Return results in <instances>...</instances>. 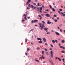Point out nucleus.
<instances>
[{
	"label": "nucleus",
	"mask_w": 65,
	"mask_h": 65,
	"mask_svg": "<svg viewBox=\"0 0 65 65\" xmlns=\"http://www.w3.org/2000/svg\"><path fill=\"white\" fill-rule=\"evenodd\" d=\"M51 56L53 58V52L52 51H51L50 52Z\"/></svg>",
	"instance_id": "2"
},
{
	"label": "nucleus",
	"mask_w": 65,
	"mask_h": 65,
	"mask_svg": "<svg viewBox=\"0 0 65 65\" xmlns=\"http://www.w3.org/2000/svg\"><path fill=\"white\" fill-rule=\"evenodd\" d=\"M52 8V11L54 12H55V8Z\"/></svg>",
	"instance_id": "17"
},
{
	"label": "nucleus",
	"mask_w": 65,
	"mask_h": 65,
	"mask_svg": "<svg viewBox=\"0 0 65 65\" xmlns=\"http://www.w3.org/2000/svg\"><path fill=\"white\" fill-rule=\"evenodd\" d=\"M27 18H28V19H30V17H27Z\"/></svg>",
	"instance_id": "62"
},
{
	"label": "nucleus",
	"mask_w": 65,
	"mask_h": 65,
	"mask_svg": "<svg viewBox=\"0 0 65 65\" xmlns=\"http://www.w3.org/2000/svg\"><path fill=\"white\" fill-rule=\"evenodd\" d=\"M27 9H30V8H29V7H27Z\"/></svg>",
	"instance_id": "57"
},
{
	"label": "nucleus",
	"mask_w": 65,
	"mask_h": 65,
	"mask_svg": "<svg viewBox=\"0 0 65 65\" xmlns=\"http://www.w3.org/2000/svg\"><path fill=\"white\" fill-rule=\"evenodd\" d=\"M54 17H57V15H54Z\"/></svg>",
	"instance_id": "50"
},
{
	"label": "nucleus",
	"mask_w": 65,
	"mask_h": 65,
	"mask_svg": "<svg viewBox=\"0 0 65 65\" xmlns=\"http://www.w3.org/2000/svg\"><path fill=\"white\" fill-rule=\"evenodd\" d=\"M33 4L34 5H36V4L35 3H34Z\"/></svg>",
	"instance_id": "58"
},
{
	"label": "nucleus",
	"mask_w": 65,
	"mask_h": 65,
	"mask_svg": "<svg viewBox=\"0 0 65 65\" xmlns=\"http://www.w3.org/2000/svg\"><path fill=\"white\" fill-rule=\"evenodd\" d=\"M57 20H59V18L58 17V18H57Z\"/></svg>",
	"instance_id": "59"
},
{
	"label": "nucleus",
	"mask_w": 65,
	"mask_h": 65,
	"mask_svg": "<svg viewBox=\"0 0 65 65\" xmlns=\"http://www.w3.org/2000/svg\"><path fill=\"white\" fill-rule=\"evenodd\" d=\"M38 22V20H35L33 21V20H32L31 21V23L32 24H33V23H35V22Z\"/></svg>",
	"instance_id": "3"
},
{
	"label": "nucleus",
	"mask_w": 65,
	"mask_h": 65,
	"mask_svg": "<svg viewBox=\"0 0 65 65\" xmlns=\"http://www.w3.org/2000/svg\"><path fill=\"white\" fill-rule=\"evenodd\" d=\"M35 61H36L37 62H39V60L37 59H35Z\"/></svg>",
	"instance_id": "31"
},
{
	"label": "nucleus",
	"mask_w": 65,
	"mask_h": 65,
	"mask_svg": "<svg viewBox=\"0 0 65 65\" xmlns=\"http://www.w3.org/2000/svg\"><path fill=\"white\" fill-rule=\"evenodd\" d=\"M43 27H45V26H44V24H42V26H41V30H42L43 29H44Z\"/></svg>",
	"instance_id": "4"
},
{
	"label": "nucleus",
	"mask_w": 65,
	"mask_h": 65,
	"mask_svg": "<svg viewBox=\"0 0 65 65\" xmlns=\"http://www.w3.org/2000/svg\"><path fill=\"white\" fill-rule=\"evenodd\" d=\"M59 10L60 11H62V10H63L62 9H59Z\"/></svg>",
	"instance_id": "42"
},
{
	"label": "nucleus",
	"mask_w": 65,
	"mask_h": 65,
	"mask_svg": "<svg viewBox=\"0 0 65 65\" xmlns=\"http://www.w3.org/2000/svg\"><path fill=\"white\" fill-rule=\"evenodd\" d=\"M45 63V61H44L43 62V63Z\"/></svg>",
	"instance_id": "49"
},
{
	"label": "nucleus",
	"mask_w": 65,
	"mask_h": 65,
	"mask_svg": "<svg viewBox=\"0 0 65 65\" xmlns=\"http://www.w3.org/2000/svg\"><path fill=\"white\" fill-rule=\"evenodd\" d=\"M25 54L26 55H28V54H27V53H25Z\"/></svg>",
	"instance_id": "53"
},
{
	"label": "nucleus",
	"mask_w": 65,
	"mask_h": 65,
	"mask_svg": "<svg viewBox=\"0 0 65 65\" xmlns=\"http://www.w3.org/2000/svg\"><path fill=\"white\" fill-rule=\"evenodd\" d=\"M28 6L29 7H30L31 6H30V4H29L28 5Z\"/></svg>",
	"instance_id": "47"
},
{
	"label": "nucleus",
	"mask_w": 65,
	"mask_h": 65,
	"mask_svg": "<svg viewBox=\"0 0 65 65\" xmlns=\"http://www.w3.org/2000/svg\"><path fill=\"white\" fill-rule=\"evenodd\" d=\"M43 15H44V14H41L42 16H43Z\"/></svg>",
	"instance_id": "56"
},
{
	"label": "nucleus",
	"mask_w": 65,
	"mask_h": 65,
	"mask_svg": "<svg viewBox=\"0 0 65 65\" xmlns=\"http://www.w3.org/2000/svg\"><path fill=\"white\" fill-rule=\"evenodd\" d=\"M44 5L42 6V7L43 8H44Z\"/></svg>",
	"instance_id": "61"
},
{
	"label": "nucleus",
	"mask_w": 65,
	"mask_h": 65,
	"mask_svg": "<svg viewBox=\"0 0 65 65\" xmlns=\"http://www.w3.org/2000/svg\"><path fill=\"white\" fill-rule=\"evenodd\" d=\"M37 39L38 40H40V41H41V40H42V39H41L40 38H37Z\"/></svg>",
	"instance_id": "11"
},
{
	"label": "nucleus",
	"mask_w": 65,
	"mask_h": 65,
	"mask_svg": "<svg viewBox=\"0 0 65 65\" xmlns=\"http://www.w3.org/2000/svg\"><path fill=\"white\" fill-rule=\"evenodd\" d=\"M55 58H56V59H57L58 58V60H59V61H61V59H60V58H59V57H58H58H55Z\"/></svg>",
	"instance_id": "10"
},
{
	"label": "nucleus",
	"mask_w": 65,
	"mask_h": 65,
	"mask_svg": "<svg viewBox=\"0 0 65 65\" xmlns=\"http://www.w3.org/2000/svg\"><path fill=\"white\" fill-rule=\"evenodd\" d=\"M63 31L64 32V33H65V30H63Z\"/></svg>",
	"instance_id": "64"
},
{
	"label": "nucleus",
	"mask_w": 65,
	"mask_h": 65,
	"mask_svg": "<svg viewBox=\"0 0 65 65\" xmlns=\"http://www.w3.org/2000/svg\"><path fill=\"white\" fill-rule=\"evenodd\" d=\"M46 34H47L48 35V34H51V32H47Z\"/></svg>",
	"instance_id": "16"
},
{
	"label": "nucleus",
	"mask_w": 65,
	"mask_h": 65,
	"mask_svg": "<svg viewBox=\"0 0 65 65\" xmlns=\"http://www.w3.org/2000/svg\"><path fill=\"white\" fill-rule=\"evenodd\" d=\"M42 54H43L44 53V51H42Z\"/></svg>",
	"instance_id": "30"
},
{
	"label": "nucleus",
	"mask_w": 65,
	"mask_h": 65,
	"mask_svg": "<svg viewBox=\"0 0 65 65\" xmlns=\"http://www.w3.org/2000/svg\"><path fill=\"white\" fill-rule=\"evenodd\" d=\"M54 22H57V21H58L57 20V19H55L54 20Z\"/></svg>",
	"instance_id": "25"
},
{
	"label": "nucleus",
	"mask_w": 65,
	"mask_h": 65,
	"mask_svg": "<svg viewBox=\"0 0 65 65\" xmlns=\"http://www.w3.org/2000/svg\"><path fill=\"white\" fill-rule=\"evenodd\" d=\"M42 7H41L40 8V10H42Z\"/></svg>",
	"instance_id": "34"
},
{
	"label": "nucleus",
	"mask_w": 65,
	"mask_h": 65,
	"mask_svg": "<svg viewBox=\"0 0 65 65\" xmlns=\"http://www.w3.org/2000/svg\"><path fill=\"white\" fill-rule=\"evenodd\" d=\"M45 53L46 55H49V54H48V52H46Z\"/></svg>",
	"instance_id": "23"
},
{
	"label": "nucleus",
	"mask_w": 65,
	"mask_h": 65,
	"mask_svg": "<svg viewBox=\"0 0 65 65\" xmlns=\"http://www.w3.org/2000/svg\"><path fill=\"white\" fill-rule=\"evenodd\" d=\"M25 42H27L28 41V39L27 38L25 39Z\"/></svg>",
	"instance_id": "20"
},
{
	"label": "nucleus",
	"mask_w": 65,
	"mask_h": 65,
	"mask_svg": "<svg viewBox=\"0 0 65 65\" xmlns=\"http://www.w3.org/2000/svg\"><path fill=\"white\" fill-rule=\"evenodd\" d=\"M48 10H49L47 9V10H45V11H48Z\"/></svg>",
	"instance_id": "45"
},
{
	"label": "nucleus",
	"mask_w": 65,
	"mask_h": 65,
	"mask_svg": "<svg viewBox=\"0 0 65 65\" xmlns=\"http://www.w3.org/2000/svg\"><path fill=\"white\" fill-rule=\"evenodd\" d=\"M45 44L46 45H47V46L48 45V44H47V43H45Z\"/></svg>",
	"instance_id": "39"
},
{
	"label": "nucleus",
	"mask_w": 65,
	"mask_h": 65,
	"mask_svg": "<svg viewBox=\"0 0 65 65\" xmlns=\"http://www.w3.org/2000/svg\"><path fill=\"white\" fill-rule=\"evenodd\" d=\"M60 31L61 32H63V30L61 29H60Z\"/></svg>",
	"instance_id": "29"
},
{
	"label": "nucleus",
	"mask_w": 65,
	"mask_h": 65,
	"mask_svg": "<svg viewBox=\"0 0 65 65\" xmlns=\"http://www.w3.org/2000/svg\"><path fill=\"white\" fill-rule=\"evenodd\" d=\"M31 8H33V7H34V6H33L32 5H31Z\"/></svg>",
	"instance_id": "40"
},
{
	"label": "nucleus",
	"mask_w": 65,
	"mask_h": 65,
	"mask_svg": "<svg viewBox=\"0 0 65 65\" xmlns=\"http://www.w3.org/2000/svg\"><path fill=\"white\" fill-rule=\"evenodd\" d=\"M57 29H58V30L60 29V28H59V27H57Z\"/></svg>",
	"instance_id": "51"
},
{
	"label": "nucleus",
	"mask_w": 65,
	"mask_h": 65,
	"mask_svg": "<svg viewBox=\"0 0 65 65\" xmlns=\"http://www.w3.org/2000/svg\"><path fill=\"white\" fill-rule=\"evenodd\" d=\"M55 42H56V43H57L58 42V40H55Z\"/></svg>",
	"instance_id": "28"
},
{
	"label": "nucleus",
	"mask_w": 65,
	"mask_h": 65,
	"mask_svg": "<svg viewBox=\"0 0 65 65\" xmlns=\"http://www.w3.org/2000/svg\"><path fill=\"white\" fill-rule=\"evenodd\" d=\"M22 22H25V20L24 19L22 20Z\"/></svg>",
	"instance_id": "48"
},
{
	"label": "nucleus",
	"mask_w": 65,
	"mask_h": 65,
	"mask_svg": "<svg viewBox=\"0 0 65 65\" xmlns=\"http://www.w3.org/2000/svg\"><path fill=\"white\" fill-rule=\"evenodd\" d=\"M52 19L54 20V17H53L52 18Z\"/></svg>",
	"instance_id": "60"
},
{
	"label": "nucleus",
	"mask_w": 65,
	"mask_h": 65,
	"mask_svg": "<svg viewBox=\"0 0 65 65\" xmlns=\"http://www.w3.org/2000/svg\"><path fill=\"white\" fill-rule=\"evenodd\" d=\"M62 60L63 62H64V59L63 58Z\"/></svg>",
	"instance_id": "44"
},
{
	"label": "nucleus",
	"mask_w": 65,
	"mask_h": 65,
	"mask_svg": "<svg viewBox=\"0 0 65 65\" xmlns=\"http://www.w3.org/2000/svg\"><path fill=\"white\" fill-rule=\"evenodd\" d=\"M55 33L56 35H58V36H60V34L57 31H55Z\"/></svg>",
	"instance_id": "7"
},
{
	"label": "nucleus",
	"mask_w": 65,
	"mask_h": 65,
	"mask_svg": "<svg viewBox=\"0 0 65 65\" xmlns=\"http://www.w3.org/2000/svg\"><path fill=\"white\" fill-rule=\"evenodd\" d=\"M38 16L39 17H40V20H41V19H42V17H41V16L40 15H38Z\"/></svg>",
	"instance_id": "12"
},
{
	"label": "nucleus",
	"mask_w": 65,
	"mask_h": 65,
	"mask_svg": "<svg viewBox=\"0 0 65 65\" xmlns=\"http://www.w3.org/2000/svg\"><path fill=\"white\" fill-rule=\"evenodd\" d=\"M31 0H28L27 2L26 3V5H28L29 3V2H31Z\"/></svg>",
	"instance_id": "9"
},
{
	"label": "nucleus",
	"mask_w": 65,
	"mask_h": 65,
	"mask_svg": "<svg viewBox=\"0 0 65 65\" xmlns=\"http://www.w3.org/2000/svg\"><path fill=\"white\" fill-rule=\"evenodd\" d=\"M61 52L62 53H63L64 54H65V51H62Z\"/></svg>",
	"instance_id": "24"
},
{
	"label": "nucleus",
	"mask_w": 65,
	"mask_h": 65,
	"mask_svg": "<svg viewBox=\"0 0 65 65\" xmlns=\"http://www.w3.org/2000/svg\"><path fill=\"white\" fill-rule=\"evenodd\" d=\"M38 43H42V41L41 40L40 41H39Z\"/></svg>",
	"instance_id": "15"
},
{
	"label": "nucleus",
	"mask_w": 65,
	"mask_h": 65,
	"mask_svg": "<svg viewBox=\"0 0 65 65\" xmlns=\"http://www.w3.org/2000/svg\"><path fill=\"white\" fill-rule=\"evenodd\" d=\"M52 65H54V64L53 63V62H52Z\"/></svg>",
	"instance_id": "63"
},
{
	"label": "nucleus",
	"mask_w": 65,
	"mask_h": 65,
	"mask_svg": "<svg viewBox=\"0 0 65 65\" xmlns=\"http://www.w3.org/2000/svg\"><path fill=\"white\" fill-rule=\"evenodd\" d=\"M58 11V13H59V14L61 15V16H63V17H65V14H64V13L63 12H60V11Z\"/></svg>",
	"instance_id": "1"
},
{
	"label": "nucleus",
	"mask_w": 65,
	"mask_h": 65,
	"mask_svg": "<svg viewBox=\"0 0 65 65\" xmlns=\"http://www.w3.org/2000/svg\"><path fill=\"white\" fill-rule=\"evenodd\" d=\"M52 42L53 43H55V41L54 40H52Z\"/></svg>",
	"instance_id": "19"
},
{
	"label": "nucleus",
	"mask_w": 65,
	"mask_h": 65,
	"mask_svg": "<svg viewBox=\"0 0 65 65\" xmlns=\"http://www.w3.org/2000/svg\"><path fill=\"white\" fill-rule=\"evenodd\" d=\"M42 23H43V24H44V23H45V22H44V21H42Z\"/></svg>",
	"instance_id": "36"
},
{
	"label": "nucleus",
	"mask_w": 65,
	"mask_h": 65,
	"mask_svg": "<svg viewBox=\"0 0 65 65\" xmlns=\"http://www.w3.org/2000/svg\"><path fill=\"white\" fill-rule=\"evenodd\" d=\"M38 25H39V26L40 27V29H41V26L42 25V23H38Z\"/></svg>",
	"instance_id": "6"
},
{
	"label": "nucleus",
	"mask_w": 65,
	"mask_h": 65,
	"mask_svg": "<svg viewBox=\"0 0 65 65\" xmlns=\"http://www.w3.org/2000/svg\"><path fill=\"white\" fill-rule=\"evenodd\" d=\"M37 4H38V6H40V5H39V3H38Z\"/></svg>",
	"instance_id": "43"
},
{
	"label": "nucleus",
	"mask_w": 65,
	"mask_h": 65,
	"mask_svg": "<svg viewBox=\"0 0 65 65\" xmlns=\"http://www.w3.org/2000/svg\"><path fill=\"white\" fill-rule=\"evenodd\" d=\"M43 41L44 42H46V39H45V38H43Z\"/></svg>",
	"instance_id": "14"
},
{
	"label": "nucleus",
	"mask_w": 65,
	"mask_h": 65,
	"mask_svg": "<svg viewBox=\"0 0 65 65\" xmlns=\"http://www.w3.org/2000/svg\"><path fill=\"white\" fill-rule=\"evenodd\" d=\"M40 47H38L36 48V49L37 50H40Z\"/></svg>",
	"instance_id": "18"
},
{
	"label": "nucleus",
	"mask_w": 65,
	"mask_h": 65,
	"mask_svg": "<svg viewBox=\"0 0 65 65\" xmlns=\"http://www.w3.org/2000/svg\"><path fill=\"white\" fill-rule=\"evenodd\" d=\"M38 10H39V9H40V8L39 7H38L37 8Z\"/></svg>",
	"instance_id": "52"
},
{
	"label": "nucleus",
	"mask_w": 65,
	"mask_h": 65,
	"mask_svg": "<svg viewBox=\"0 0 65 65\" xmlns=\"http://www.w3.org/2000/svg\"><path fill=\"white\" fill-rule=\"evenodd\" d=\"M65 41L63 40H62L61 41V42H62V43H64V42H65Z\"/></svg>",
	"instance_id": "22"
},
{
	"label": "nucleus",
	"mask_w": 65,
	"mask_h": 65,
	"mask_svg": "<svg viewBox=\"0 0 65 65\" xmlns=\"http://www.w3.org/2000/svg\"><path fill=\"white\" fill-rule=\"evenodd\" d=\"M59 27H61V26H62V24H60V25H59Z\"/></svg>",
	"instance_id": "37"
},
{
	"label": "nucleus",
	"mask_w": 65,
	"mask_h": 65,
	"mask_svg": "<svg viewBox=\"0 0 65 65\" xmlns=\"http://www.w3.org/2000/svg\"><path fill=\"white\" fill-rule=\"evenodd\" d=\"M45 15V16H46L47 17H50L51 16V15H50V14H49L48 13L46 14Z\"/></svg>",
	"instance_id": "8"
},
{
	"label": "nucleus",
	"mask_w": 65,
	"mask_h": 65,
	"mask_svg": "<svg viewBox=\"0 0 65 65\" xmlns=\"http://www.w3.org/2000/svg\"><path fill=\"white\" fill-rule=\"evenodd\" d=\"M62 48L63 49H65V47L63 46L62 47Z\"/></svg>",
	"instance_id": "55"
},
{
	"label": "nucleus",
	"mask_w": 65,
	"mask_h": 65,
	"mask_svg": "<svg viewBox=\"0 0 65 65\" xmlns=\"http://www.w3.org/2000/svg\"><path fill=\"white\" fill-rule=\"evenodd\" d=\"M24 19H25L26 21L27 20V18H26V17H24Z\"/></svg>",
	"instance_id": "38"
},
{
	"label": "nucleus",
	"mask_w": 65,
	"mask_h": 65,
	"mask_svg": "<svg viewBox=\"0 0 65 65\" xmlns=\"http://www.w3.org/2000/svg\"><path fill=\"white\" fill-rule=\"evenodd\" d=\"M44 30H45V31H46V32H48V31L47 30H48V28H46L45 27L44 28Z\"/></svg>",
	"instance_id": "5"
},
{
	"label": "nucleus",
	"mask_w": 65,
	"mask_h": 65,
	"mask_svg": "<svg viewBox=\"0 0 65 65\" xmlns=\"http://www.w3.org/2000/svg\"><path fill=\"white\" fill-rule=\"evenodd\" d=\"M49 6L51 9H52V6H51V5H49Z\"/></svg>",
	"instance_id": "26"
},
{
	"label": "nucleus",
	"mask_w": 65,
	"mask_h": 65,
	"mask_svg": "<svg viewBox=\"0 0 65 65\" xmlns=\"http://www.w3.org/2000/svg\"><path fill=\"white\" fill-rule=\"evenodd\" d=\"M50 50H51V51H53V50H52V49L51 48H50Z\"/></svg>",
	"instance_id": "54"
},
{
	"label": "nucleus",
	"mask_w": 65,
	"mask_h": 65,
	"mask_svg": "<svg viewBox=\"0 0 65 65\" xmlns=\"http://www.w3.org/2000/svg\"><path fill=\"white\" fill-rule=\"evenodd\" d=\"M33 30H34V29H32L30 30V32H31V31H33Z\"/></svg>",
	"instance_id": "41"
},
{
	"label": "nucleus",
	"mask_w": 65,
	"mask_h": 65,
	"mask_svg": "<svg viewBox=\"0 0 65 65\" xmlns=\"http://www.w3.org/2000/svg\"><path fill=\"white\" fill-rule=\"evenodd\" d=\"M50 46H51V47H54V46H53V45H52V44H51L50 45Z\"/></svg>",
	"instance_id": "35"
},
{
	"label": "nucleus",
	"mask_w": 65,
	"mask_h": 65,
	"mask_svg": "<svg viewBox=\"0 0 65 65\" xmlns=\"http://www.w3.org/2000/svg\"><path fill=\"white\" fill-rule=\"evenodd\" d=\"M51 24V22H50V21L48 20L47 21V24Z\"/></svg>",
	"instance_id": "13"
},
{
	"label": "nucleus",
	"mask_w": 65,
	"mask_h": 65,
	"mask_svg": "<svg viewBox=\"0 0 65 65\" xmlns=\"http://www.w3.org/2000/svg\"><path fill=\"white\" fill-rule=\"evenodd\" d=\"M23 15L24 16V17H27V14H23Z\"/></svg>",
	"instance_id": "27"
},
{
	"label": "nucleus",
	"mask_w": 65,
	"mask_h": 65,
	"mask_svg": "<svg viewBox=\"0 0 65 65\" xmlns=\"http://www.w3.org/2000/svg\"><path fill=\"white\" fill-rule=\"evenodd\" d=\"M42 57L43 59H44V58H45V57H43V55H42Z\"/></svg>",
	"instance_id": "21"
},
{
	"label": "nucleus",
	"mask_w": 65,
	"mask_h": 65,
	"mask_svg": "<svg viewBox=\"0 0 65 65\" xmlns=\"http://www.w3.org/2000/svg\"><path fill=\"white\" fill-rule=\"evenodd\" d=\"M29 50H30V48H27V51H28H28H29Z\"/></svg>",
	"instance_id": "32"
},
{
	"label": "nucleus",
	"mask_w": 65,
	"mask_h": 65,
	"mask_svg": "<svg viewBox=\"0 0 65 65\" xmlns=\"http://www.w3.org/2000/svg\"><path fill=\"white\" fill-rule=\"evenodd\" d=\"M45 51H47V49L45 48H44Z\"/></svg>",
	"instance_id": "33"
},
{
	"label": "nucleus",
	"mask_w": 65,
	"mask_h": 65,
	"mask_svg": "<svg viewBox=\"0 0 65 65\" xmlns=\"http://www.w3.org/2000/svg\"><path fill=\"white\" fill-rule=\"evenodd\" d=\"M59 47L60 48H62L63 47V46H60Z\"/></svg>",
	"instance_id": "46"
}]
</instances>
